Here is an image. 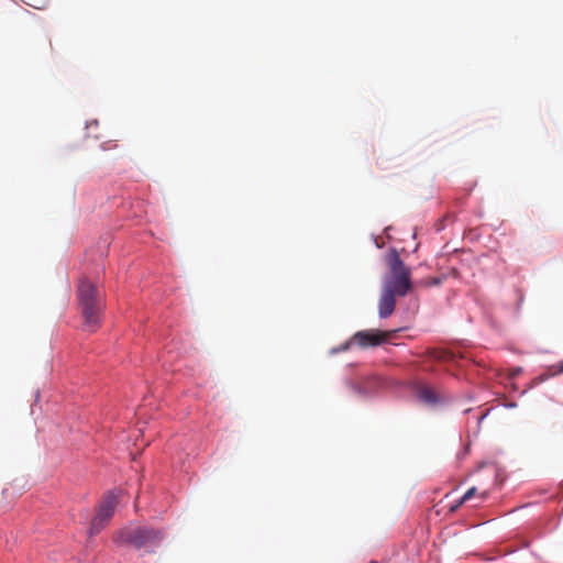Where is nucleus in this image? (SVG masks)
I'll return each instance as SVG.
<instances>
[{"label": "nucleus", "instance_id": "nucleus-6", "mask_svg": "<svg viewBox=\"0 0 563 563\" xmlns=\"http://www.w3.org/2000/svg\"><path fill=\"white\" fill-rule=\"evenodd\" d=\"M396 296L397 295L382 289L378 302V313L380 318H387L394 312L396 306Z\"/></svg>", "mask_w": 563, "mask_h": 563}, {"label": "nucleus", "instance_id": "nucleus-13", "mask_svg": "<svg viewBox=\"0 0 563 563\" xmlns=\"http://www.w3.org/2000/svg\"><path fill=\"white\" fill-rule=\"evenodd\" d=\"M556 373H563V360L556 365Z\"/></svg>", "mask_w": 563, "mask_h": 563}, {"label": "nucleus", "instance_id": "nucleus-2", "mask_svg": "<svg viewBox=\"0 0 563 563\" xmlns=\"http://www.w3.org/2000/svg\"><path fill=\"white\" fill-rule=\"evenodd\" d=\"M389 273L384 277L383 289L399 297L406 296L411 289V272L396 250L386 256Z\"/></svg>", "mask_w": 563, "mask_h": 563}, {"label": "nucleus", "instance_id": "nucleus-16", "mask_svg": "<svg viewBox=\"0 0 563 563\" xmlns=\"http://www.w3.org/2000/svg\"><path fill=\"white\" fill-rule=\"evenodd\" d=\"M487 496V492L482 493V497L485 498Z\"/></svg>", "mask_w": 563, "mask_h": 563}, {"label": "nucleus", "instance_id": "nucleus-12", "mask_svg": "<svg viewBox=\"0 0 563 563\" xmlns=\"http://www.w3.org/2000/svg\"><path fill=\"white\" fill-rule=\"evenodd\" d=\"M351 389L355 393V394H358V395H363V391L361 389V387L356 384H353L351 385Z\"/></svg>", "mask_w": 563, "mask_h": 563}, {"label": "nucleus", "instance_id": "nucleus-15", "mask_svg": "<svg viewBox=\"0 0 563 563\" xmlns=\"http://www.w3.org/2000/svg\"><path fill=\"white\" fill-rule=\"evenodd\" d=\"M385 162H386V159H382V161L378 163V165H379V167H380V168H385Z\"/></svg>", "mask_w": 563, "mask_h": 563}, {"label": "nucleus", "instance_id": "nucleus-3", "mask_svg": "<svg viewBox=\"0 0 563 563\" xmlns=\"http://www.w3.org/2000/svg\"><path fill=\"white\" fill-rule=\"evenodd\" d=\"M164 538L161 530L147 527L124 528L113 537V542L119 545H132L135 549L157 547Z\"/></svg>", "mask_w": 563, "mask_h": 563}, {"label": "nucleus", "instance_id": "nucleus-11", "mask_svg": "<svg viewBox=\"0 0 563 563\" xmlns=\"http://www.w3.org/2000/svg\"><path fill=\"white\" fill-rule=\"evenodd\" d=\"M440 284H441V279L438 277L430 278L429 280L426 282L427 286L440 285Z\"/></svg>", "mask_w": 563, "mask_h": 563}, {"label": "nucleus", "instance_id": "nucleus-4", "mask_svg": "<svg viewBox=\"0 0 563 563\" xmlns=\"http://www.w3.org/2000/svg\"><path fill=\"white\" fill-rule=\"evenodd\" d=\"M119 503L114 493H108L100 503L97 514L91 520L89 533L90 536L99 533L112 518L115 507Z\"/></svg>", "mask_w": 563, "mask_h": 563}, {"label": "nucleus", "instance_id": "nucleus-14", "mask_svg": "<svg viewBox=\"0 0 563 563\" xmlns=\"http://www.w3.org/2000/svg\"><path fill=\"white\" fill-rule=\"evenodd\" d=\"M460 506H461V505H459V501H457L455 505H453V506L450 508V510H451V511H455Z\"/></svg>", "mask_w": 563, "mask_h": 563}, {"label": "nucleus", "instance_id": "nucleus-9", "mask_svg": "<svg viewBox=\"0 0 563 563\" xmlns=\"http://www.w3.org/2000/svg\"><path fill=\"white\" fill-rule=\"evenodd\" d=\"M477 488L475 486L471 487L459 500V505H463L465 501L470 500L473 496H475Z\"/></svg>", "mask_w": 563, "mask_h": 563}, {"label": "nucleus", "instance_id": "nucleus-1", "mask_svg": "<svg viewBox=\"0 0 563 563\" xmlns=\"http://www.w3.org/2000/svg\"><path fill=\"white\" fill-rule=\"evenodd\" d=\"M77 299L82 317V329L95 332L101 324L104 301L101 291L88 279H81L77 289Z\"/></svg>", "mask_w": 563, "mask_h": 563}, {"label": "nucleus", "instance_id": "nucleus-8", "mask_svg": "<svg viewBox=\"0 0 563 563\" xmlns=\"http://www.w3.org/2000/svg\"><path fill=\"white\" fill-rule=\"evenodd\" d=\"M428 355L430 358L439 362H455L456 354L450 350H429Z\"/></svg>", "mask_w": 563, "mask_h": 563}, {"label": "nucleus", "instance_id": "nucleus-17", "mask_svg": "<svg viewBox=\"0 0 563 563\" xmlns=\"http://www.w3.org/2000/svg\"><path fill=\"white\" fill-rule=\"evenodd\" d=\"M369 563H378L377 561H371Z\"/></svg>", "mask_w": 563, "mask_h": 563}, {"label": "nucleus", "instance_id": "nucleus-10", "mask_svg": "<svg viewBox=\"0 0 563 563\" xmlns=\"http://www.w3.org/2000/svg\"><path fill=\"white\" fill-rule=\"evenodd\" d=\"M352 340L350 342H346L344 344H342L341 346L336 347V349H333L332 352L335 353V352H344V351H347L350 345L352 344Z\"/></svg>", "mask_w": 563, "mask_h": 563}, {"label": "nucleus", "instance_id": "nucleus-5", "mask_svg": "<svg viewBox=\"0 0 563 563\" xmlns=\"http://www.w3.org/2000/svg\"><path fill=\"white\" fill-rule=\"evenodd\" d=\"M390 332H382L378 330H364L356 332L352 342L361 347L377 346L388 340Z\"/></svg>", "mask_w": 563, "mask_h": 563}, {"label": "nucleus", "instance_id": "nucleus-7", "mask_svg": "<svg viewBox=\"0 0 563 563\" xmlns=\"http://www.w3.org/2000/svg\"><path fill=\"white\" fill-rule=\"evenodd\" d=\"M418 398L428 405H433L438 401V396L435 391L426 385H420L417 389Z\"/></svg>", "mask_w": 563, "mask_h": 563}]
</instances>
